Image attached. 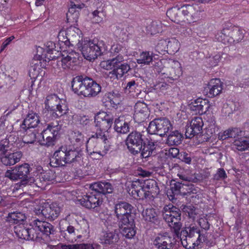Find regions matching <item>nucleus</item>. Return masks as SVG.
I'll use <instances>...</instances> for the list:
<instances>
[{
	"label": "nucleus",
	"mask_w": 249,
	"mask_h": 249,
	"mask_svg": "<svg viewBox=\"0 0 249 249\" xmlns=\"http://www.w3.org/2000/svg\"><path fill=\"white\" fill-rule=\"evenodd\" d=\"M182 187L181 195L183 196L196 193V190L195 188L194 185L192 183H183Z\"/></svg>",
	"instance_id": "obj_54"
},
{
	"label": "nucleus",
	"mask_w": 249,
	"mask_h": 249,
	"mask_svg": "<svg viewBox=\"0 0 249 249\" xmlns=\"http://www.w3.org/2000/svg\"><path fill=\"white\" fill-rule=\"evenodd\" d=\"M233 145L239 151H245L249 149V137H243L234 140Z\"/></svg>",
	"instance_id": "obj_36"
},
{
	"label": "nucleus",
	"mask_w": 249,
	"mask_h": 249,
	"mask_svg": "<svg viewBox=\"0 0 249 249\" xmlns=\"http://www.w3.org/2000/svg\"><path fill=\"white\" fill-rule=\"evenodd\" d=\"M181 234L184 235L186 238H191L196 235H198V236L196 243H194V245L196 246H198L200 243L203 242L205 240V237L200 234L199 229L195 226L186 227L185 230L181 231Z\"/></svg>",
	"instance_id": "obj_27"
},
{
	"label": "nucleus",
	"mask_w": 249,
	"mask_h": 249,
	"mask_svg": "<svg viewBox=\"0 0 249 249\" xmlns=\"http://www.w3.org/2000/svg\"><path fill=\"white\" fill-rule=\"evenodd\" d=\"M40 123L39 117L37 114L34 112L29 113L20 125L19 133L25 131L26 128L31 129L36 127Z\"/></svg>",
	"instance_id": "obj_22"
},
{
	"label": "nucleus",
	"mask_w": 249,
	"mask_h": 249,
	"mask_svg": "<svg viewBox=\"0 0 249 249\" xmlns=\"http://www.w3.org/2000/svg\"><path fill=\"white\" fill-rule=\"evenodd\" d=\"M208 125L207 126V132L208 135L213 134L217 132L219 129L218 125H216L215 119L213 116L211 117L207 120Z\"/></svg>",
	"instance_id": "obj_50"
},
{
	"label": "nucleus",
	"mask_w": 249,
	"mask_h": 249,
	"mask_svg": "<svg viewBox=\"0 0 249 249\" xmlns=\"http://www.w3.org/2000/svg\"><path fill=\"white\" fill-rule=\"evenodd\" d=\"M154 53L149 51L142 52L138 56L137 62L139 64L149 65L152 64L154 59Z\"/></svg>",
	"instance_id": "obj_35"
},
{
	"label": "nucleus",
	"mask_w": 249,
	"mask_h": 249,
	"mask_svg": "<svg viewBox=\"0 0 249 249\" xmlns=\"http://www.w3.org/2000/svg\"><path fill=\"white\" fill-rule=\"evenodd\" d=\"M108 98L113 107L119 104L121 100V95L118 92H113L112 93H109Z\"/></svg>",
	"instance_id": "obj_56"
},
{
	"label": "nucleus",
	"mask_w": 249,
	"mask_h": 249,
	"mask_svg": "<svg viewBox=\"0 0 249 249\" xmlns=\"http://www.w3.org/2000/svg\"><path fill=\"white\" fill-rule=\"evenodd\" d=\"M215 39L224 44L230 43V30L224 29L215 35Z\"/></svg>",
	"instance_id": "obj_44"
},
{
	"label": "nucleus",
	"mask_w": 249,
	"mask_h": 249,
	"mask_svg": "<svg viewBox=\"0 0 249 249\" xmlns=\"http://www.w3.org/2000/svg\"><path fill=\"white\" fill-rule=\"evenodd\" d=\"M33 225L38 232H40L47 235L52 233V225L48 222L36 219L34 221Z\"/></svg>",
	"instance_id": "obj_31"
},
{
	"label": "nucleus",
	"mask_w": 249,
	"mask_h": 249,
	"mask_svg": "<svg viewBox=\"0 0 249 249\" xmlns=\"http://www.w3.org/2000/svg\"><path fill=\"white\" fill-rule=\"evenodd\" d=\"M173 239L167 232L158 234L153 240L156 249H173L174 244Z\"/></svg>",
	"instance_id": "obj_16"
},
{
	"label": "nucleus",
	"mask_w": 249,
	"mask_h": 249,
	"mask_svg": "<svg viewBox=\"0 0 249 249\" xmlns=\"http://www.w3.org/2000/svg\"><path fill=\"white\" fill-rule=\"evenodd\" d=\"M78 11L73 6H70L69 11L67 14V18L68 22H77L78 18Z\"/></svg>",
	"instance_id": "obj_52"
},
{
	"label": "nucleus",
	"mask_w": 249,
	"mask_h": 249,
	"mask_svg": "<svg viewBox=\"0 0 249 249\" xmlns=\"http://www.w3.org/2000/svg\"><path fill=\"white\" fill-rule=\"evenodd\" d=\"M142 187L143 182H140L139 180L133 181L131 183L132 193L133 195L136 194L138 197L142 198Z\"/></svg>",
	"instance_id": "obj_51"
},
{
	"label": "nucleus",
	"mask_w": 249,
	"mask_h": 249,
	"mask_svg": "<svg viewBox=\"0 0 249 249\" xmlns=\"http://www.w3.org/2000/svg\"><path fill=\"white\" fill-rule=\"evenodd\" d=\"M119 237L114 232H103L100 236L101 242L105 244H111L118 242Z\"/></svg>",
	"instance_id": "obj_34"
},
{
	"label": "nucleus",
	"mask_w": 249,
	"mask_h": 249,
	"mask_svg": "<svg viewBox=\"0 0 249 249\" xmlns=\"http://www.w3.org/2000/svg\"><path fill=\"white\" fill-rule=\"evenodd\" d=\"M64 53V54H62L61 61L58 62V65L60 63L64 69H70L77 59L78 54L72 49H68V51H65Z\"/></svg>",
	"instance_id": "obj_20"
},
{
	"label": "nucleus",
	"mask_w": 249,
	"mask_h": 249,
	"mask_svg": "<svg viewBox=\"0 0 249 249\" xmlns=\"http://www.w3.org/2000/svg\"><path fill=\"white\" fill-rule=\"evenodd\" d=\"M155 59L154 58L153 62L154 64H152L154 67V69L158 72H160L162 71L163 69L167 66V64H169L171 66H174L175 68H177L176 71H175V75H173V77L174 79H177V77H179L181 74L180 70V64L178 61L174 60L173 59H159L155 61Z\"/></svg>",
	"instance_id": "obj_15"
},
{
	"label": "nucleus",
	"mask_w": 249,
	"mask_h": 249,
	"mask_svg": "<svg viewBox=\"0 0 249 249\" xmlns=\"http://www.w3.org/2000/svg\"><path fill=\"white\" fill-rule=\"evenodd\" d=\"M143 142L142 135L137 131L130 133L126 140L127 148L133 154H136L141 151Z\"/></svg>",
	"instance_id": "obj_13"
},
{
	"label": "nucleus",
	"mask_w": 249,
	"mask_h": 249,
	"mask_svg": "<svg viewBox=\"0 0 249 249\" xmlns=\"http://www.w3.org/2000/svg\"><path fill=\"white\" fill-rule=\"evenodd\" d=\"M138 85L134 80H131L126 83L124 88V91L126 93H134L136 92V89Z\"/></svg>",
	"instance_id": "obj_58"
},
{
	"label": "nucleus",
	"mask_w": 249,
	"mask_h": 249,
	"mask_svg": "<svg viewBox=\"0 0 249 249\" xmlns=\"http://www.w3.org/2000/svg\"><path fill=\"white\" fill-rule=\"evenodd\" d=\"M54 179V176L53 173L51 172H48L47 173H41L39 178H37L36 180L34 179H30L28 182L30 183L35 182V184L41 189H45L46 185L50 184V182H52Z\"/></svg>",
	"instance_id": "obj_23"
},
{
	"label": "nucleus",
	"mask_w": 249,
	"mask_h": 249,
	"mask_svg": "<svg viewBox=\"0 0 249 249\" xmlns=\"http://www.w3.org/2000/svg\"><path fill=\"white\" fill-rule=\"evenodd\" d=\"M60 209L56 203L45 204L42 207L41 213L45 217L54 220L59 214Z\"/></svg>",
	"instance_id": "obj_24"
},
{
	"label": "nucleus",
	"mask_w": 249,
	"mask_h": 249,
	"mask_svg": "<svg viewBox=\"0 0 249 249\" xmlns=\"http://www.w3.org/2000/svg\"><path fill=\"white\" fill-rule=\"evenodd\" d=\"M238 133L237 129H229L223 132L219 133L218 139L221 140H225L228 138L235 139L238 136Z\"/></svg>",
	"instance_id": "obj_47"
},
{
	"label": "nucleus",
	"mask_w": 249,
	"mask_h": 249,
	"mask_svg": "<svg viewBox=\"0 0 249 249\" xmlns=\"http://www.w3.org/2000/svg\"><path fill=\"white\" fill-rule=\"evenodd\" d=\"M92 21L95 23H100L103 21L106 17L105 13L102 10H96L92 13Z\"/></svg>",
	"instance_id": "obj_53"
},
{
	"label": "nucleus",
	"mask_w": 249,
	"mask_h": 249,
	"mask_svg": "<svg viewBox=\"0 0 249 249\" xmlns=\"http://www.w3.org/2000/svg\"><path fill=\"white\" fill-rule=\"evenodd\" d=\"M146 29L147 34L155 35L162 31L161 24L159 21H152L147 25Z\"/></svg>",
	"instance_id": "obj_46"
},
{
	"label": "nucleus",
	"mask_w": 249,
	"mask_h": 249,
	"mask_svg": "<svg viewBox=\"0 0 249 249\" xmlns=\"http://www.w3.org/2000/svg\"><path fill=\"white\" fill-rule=\"evenodd\" d=\"M26 219L24 214L20 212L9 213L7 217V221L10 223L18 224L23 222Z\"/></svg>",
	"instance_id": "obj_41"
},
{
	"label": "nucleus",
	"mask_w": 249,
	"mask_h": 249,
	"mask_svg": "<svg viewBox=\"0 0 249 249\" xmlns=\"http://www.w3.org/2000/svg\"><path fill=\"white\" fill-rule=\"evenodd\" d=\"M68 30H61L58 34V39L59 44L60 51L63 53L68 51L70 49V42L68 40Z\"/></svg>",
	"instance_id": "obj_32"
},
{
	"label": "nucleus",
	"mask_w": 249,
	"mask_h": 249,
	"mask_svg": "<svg viewBox=\"0 0 249 249\" xmlns=\"http://www.w3.org/2000/svg\"><path fill=\"white\" fill-rule=\"evenodd\" d=\"M163 211V218L168 223V226L174 229L176 233L178 232L181 227V223L180 222L181 219L180 210L172 204H168L164 206Z\"/></svg>",
	"instance_id": "obj_9"
},
{
	"label": "nucleus",
	"mask_w": 249,
	"mask_h": 249,
	"mask_svg": "<svg viewBox=\"0 0 249 249\" xmlns=\"http://www.w3.org/2000/svg\"><path fill=\"white\" fill-rule=\"evenodd\" d=\"M69 139L71 143L75 147L72 148L66 146L59 147L54 153L53 157L51 159V166L54 167L64 166L66 164L73 162L79 156L78 147L84 143V136L78 131H72L70 135Z\"/></svg>",
	"instance_id": "obj_2"
},
{
	"label": "nucleus",
	"mask_w": 249,
	"mask_h": 249,
	"mask_svg": "<svg viewBox=\"0 0 249 249\" xmlns=\"http://www.w3.org/2000/svg\"><path fill=\"white\" fill-rule=\"evenodd\" d=\"M203 125V122L202 118L200 117H195L186 126V137L191 138L199 133L202 130Z\"/></svg>",
	"instance_id": "obj_17"
},
{
	"label": "nucleus",
	"mask_w": 249,
	"mask_h": 249,
	"mask_svg": "<svg viewBox=\"0 0 249 249\" xmlns=\"http://www.w3.org/2000/svg\"><path fill=\"white\" fill-rule=\"evenodd\" d=\"M204 11V9L197 4H183L168 9L166 15L172 21L177 23L185 20L190 23L197 21L202 17Z\"/></svg>",
	"instance_id": "obj_3"
},
{
	"label": "nucleus",
	"mask_w": 249,
	"mask_h": 249,
	"mask_svg": "<svg viewBox=\"0 0 249 249\" xmlns=\"http://www.w3.org/2000/svg\"><path fill=\"white\" fill-rule=\"evenodd\" d=\"M244 37V31L236 28L233 30H230V43H238L241 41Z\"/></svg>",
	"instance_id": "obj_42"
},
{
	"label": "nucleus",
	"mask_w": 249,
	"mask_h": 249,
	"mask_svg": "<svg viewBox=\"0 0 249 249\" xmlns=\"http://www.w3.org/2000/svg\"><path fill=\"white\" fill-rule=\"evenodd\" d=\"M5 177L12 180H17L19 179L16 167L8 170L5 173Z\"/></svg>",
	"instance_id": "obj_63"
},
{
	"label": "nucleus",
	"mask_w": 249,
	"mask_h": 249,
	"mask_svg": "<svg viewBox=\"0 0 249 249\" xmlns=\"http://www.w3.org/2000/svg\"><path fill=\"white\" fill-rule=\"evenodd\" d=\"M40 65L38 63H35L31 66L29 70L30 76L33 78H35L39 75L40 70Z\"/></svg>",
	"instance_id": "obj_60"
},
{
	"label": "nucleus",
	"mask_w": 249,
	"mask_h": 249,
	"mask_svg": "<svg viewBox=\"0 0 249 249\" xmlns=\"http://www.w3.org/2000/svg\"><path fill=\"white\" fill-rule=\"evenodd\" d=\"M75 228L72 226H69L64 231L63 237L69 242L73 243L76 241Z\"/></svg>",
	"instance_id": "obj_49"
},
{
	"label": "nucleus",
	"mask_w": 249,
	"mask_h": 249,
	"mask_svg": "<svg viewBox=\"0 0 249 249\" xmlns=\"http://www.w3.org/2000/svg\"><path fill=\"white\" fill-rule=\"evenodd\" d=\"M21 133H19V130L16 132H14L11 134L8 138L7 142H13L16 146L18 148V145L21 142Z\"/></svg>",
	"instance_id": "obj_55"
},
{
	"label": "nucleus",
	"mask_w": 249,
	"mask_h": 249,
	"mask_svg": "<svg viewBox=\"0 0 249 249\" xmlns=\"http://www.w3.org/2000/svg\"><path fill=\"white\" fill-rule=\"evenodd\" d=\"M21 142L18 145V148H21L26 144H32L35 142L36 139V134L35 131L27 129L21 132Z\"/></svg>",
	"instance_id": "obj_28"
},
{
	"label": "nucleus",
	"mask_w": 249,
	"mask_h": 249,
	"mask_svg": "<svg viewBox=\"0 0 249 249\" xmlns=\"http://www.w3.org/2000/svg\"><path fill=\"white\" fill-rule=\"evenodd\" d=\"M76 201L88 209H95L100 207L103 203L102 196L98 193H90L76 197Z\"/></svg>",
	"instance_id": "obj_12"
},
{
	"label": "nucleus",
	"mask_w": 249,
	"mask_h": 249,
	"mask_svg": "<svg viewBox=\"0 0 249 249\" xmlns=\"http://www.w3.org/2000/svg\"><path fill=\"white\" fill-rule=\"evenodd\" d=\"M209 96L213 97L219 95L223 89V83L219 79H211L209 83Z\"/></svg>",
	"instance_id": "obj_29"
},
{
	"label": "nucleus",
	"mask_w": 249,
	"mask_h": 249,
	"mask_svg": "<svg viewBox=\"0 0 249 249\" xmlns=\"http://www.w3.org/2000/svg\"><path fill=\"white\" fill-rule=\"evenodd\" d=\"M22 154L20 151H17L13 153H9L8 152L2 159L1 162L5 165H14L18 162Z\"/></svg>",
	"instance_id": "obj_33"
},
{
	"label": "nucleus",
	"mask_w": 249,
	"mask_h": 249,
	"mask_svg": "<svg viewBox=\"0 0 249 249\" xmlns=\"http://www.w3.org/2000/svg\"><path fill=\"white\" fill-rule=\"evenodd\" d=\"M48 55L49 54L47 53L45 49L38 46L36 48V53L34 58L37 60H43L47 61L53 59L55 57V56H51V55L49 56Z\"/></svg>",
	"instance_id": "obj_45"
},
{
	"label": "nucleus",
	"mask_w": 249,
	"mask_h": 249,
	"mask_svg": "<svg viewBox=\"0 0 249 249\" xmlns=\"http://www.w3.org/2000/svg\"><path fill=\"white\" fill-rule=\"evenodd\" d=\"M129 115H121L114 121V129L118 133L125 134L129 131Z\"/></svg>",
	"instance_id": "obj_21"
},
{
	"label": "nucleus",
	"mask_w": 249,
	"mask_h": 249,
	"mask_svg": "<svg viewBox=\"0 0 249 249\" xmlns=\"http://www.w3.org/2000/svg\"><path fill=\"white\" fill-rule=\"evenodd\" d=\"M45 108L52 118H58L67 113L68 107L66 101L55 93L48 94L44 100Z\"/></svg>",
	"instance_id": "obj_6"
},
{
	"label": "nucleus",
	"mask_w": 249,
	"mask_h": 249,
	"mask_svg": "<svg viewBox=\"0 0 249 249\" xmlns=\"http://www.w3.org/2000/svg\"><path fill=\"white\" fill-rule=\"evenodd\" d=\"M78 29L70 27L68 29V40L70 42V47L76 46L78 48V45H82L83 43L82 37L79 34Z\"/></svg>",
	"instance_id": "obj_26"
},
{
	"label": "nucleus",
	"mask_w": 249,
	"mask_h": 249,
	"mask_svg": "<svg viewBox=\"0 0 249 249\" xmlns=\"http://www.w3.org/2000/svg\"><path fill=\"white\" fill-rule=\"evenodd\" d=\"M147 143L143 142V148L141 150L142 151L141 155L143 158L150 157L160 143L158 140L152 137L147 138Z\"/></svg>",
	"instance_id": "obj_25"
},
{
	"label": "nucleus",
	"mask_w": 249,
	"mask_h": 249,
	"mask_svg": "<svg viewBox=\"0 0 249 249\" xmlns=\"http://www.w3.org/2000/svg\"><path fill=\"white\" fill-rule=\"evenodd\" d=\"M210 107L209 102L201 98H198L192 101L189 105L190 110L195 114H203L205 113Z\"/></svg>",
	"instance_id": "obj_19"
},
{
	"label": "nucleus",
	"mask_w": 249,
	"mask_h": 249,
	"mask_svg": "<svg viewBox=\"0 0 249 249\" xmlns=\"http://www.w3.org/2000/svg\"><path fill=\"white\" fill-rule=\"evenodd\" d=\"M119 226L120 228H122V233L123 235L126 238L130 239L135 235L136 231L134 230V221L132 222V224L128 223L125 225H123V226Z\"/></svg>",
	"instance_id": "obj_39"
},
{
	"label": "nucleus",
	"mask_w": 249,
	"mask_h": 249,
	"mask_svg": "<svg viewBox=\"0 0 249 249\" xmlns=\"http://www.w3.org/2000/svg\"><path fill=\"white\" fill-rule=\"evenodd\" d=\"M143 219L147 222L155 223L158 220V215L156 210L153 208L146 209L142 212Z\"/></svg>",
	"instance_id": "obj_38"
},
{
	"label": "nucleus",
	"mask_w": 249,
	"mask_h": 249,
	"mask_svg": "<svg viewBox=\"0 0 249 249\" xmlns=\"http://www.w3.org/2000/svg\"><path fill=\"white\" fill-rule=\"evenodd\" d=\"M28 231V228L25 227L23 225L19 224L14 227L16 234L20 239H29V234Z\"/></svg>",
	"instance_id": "obj_43"
},
{
	"label": "nucleus",
	"mask_w": 249,
	"mask_h": 249,
	"mask_svg": "<svg viewBox=\"0 0 249 249\" xmlns=\"http://www.w3.org/2000/svg\"><path fill=\"white\" fill-rule=\"evenodd\" d=\"M9 149L8 142L7 140L0 142V159H2L8 153Z\"/></svg>",
	"instance_id": "obj_59"
},
{
	"label": "nucleus",
	"mask_w": 249,
	"mask_h": 249,
	"mask_svg": "<svg viewBox=\"0 0 249 249\" xmlns=\"http://www.w3.org/2000/svg\"><path fill=\"white\" fill-rule=\"evenodd\" d=\"M182 134L178 130L171 132L167 138V143L170 145H178L181 142Z\"/></svg>",
	"instance_id": "obj_37"
},
{
	"label": "nucleus",
	"mask_w": 249,
	"mask_h": 249,
	"mask_svg": "<svg viewBox=\"0 0 249 249\" xmlns=\"http://www.w3.org/2000/svg\"><path fill=\"white\" fill-rule=\"evenodd\" d=\"M91 188L96 192L105 195L110 194L113 192V188L111 184L108 182H95L91 185Z\"/></svg>",
	"instance_id": "obj_30"
},
{
	"label": "nucleus",
	"mask_w": 249,
	"mask_h": 249,
	"mask_svg": "<svg viewBox=\"0 0 249 249\" xmlns=\"http://www.w3.org/2000/svg\"><path fill=\"white\" fill-rule=\"evenodd\" d=\"M124 56L119 54L115 57L102 61L100 63L102 68L106 70H111L109 74L113 79H119L122 78L130 69V66L126 63H122L124 61Z\"/></svg>",
	"instance_id": "obj_5"
},
{
	"label": "nucleus",
	"mask_w": 249,
	"mask_h": 249,
	"mask_svg": "<svg viewBox=\"0 0 249 249\" xmlns=\"http://www.w3.org/2000/svg\"><path fill=\"white\" fill-rule=\"evenodd\" d=\"M96 132L89 137L87 150L89 154L96 159H100L105 156L109 149L107 144L108 130L111 128L113 122V116L111 113L104 111L99 112L94 118Z\"/></svg>",
	"instance_id": "obj_1"
},
{
	"label": "nucleus",
	"mask_w": 249,
	"mask_h": 249,
	"mask_svg": "<svg viewBox=\"0 0 249 249\" xmlns=\"http://www.w3.org/2000/svg\"><path fill=\"white\" fill-rule=\"evenodd\" d=\"M134 119L140 123L145 121L149 116V110L146 104L138 102L134 107Z\"/></svg>",
	"instance_id": "obj_18"
},
{
	"label": "nucleus",
	"mask_w": 249,
	"mask_h": 249,
	"mask_svg": "<svg viewBox=\"0 0 249 249\" xmlns=\"http://www.w3.org/2000/svg\"><path fill=\"white\" fill-rule=\"evenodd\" d=\"M172 128V125L168 119L159 118L154 119L149 123L147 131L151 135L157 134L162 136Z\"/></svg>",
	"instance_id": "obj_11"
},
{
	"label": "nucleus",
	"mask_w": 249,
	"mask_h": 249,
	"mask_svg": "<svg viewBox=\"0 0 249 249\" xmlns=\"http://www.w3.org/2000/svg\"><path fill=\"white\" fill-rule=\"evenodd\" d=\"M142 197L148 200H153L160 193V189L156 181L152 179L143 182Z\"/></svg>",
	"instance_id": "obj_14"
},
{
	"label": "nucleus",
	"mask_w": 249,
	"mask_h": 249,
	"mask_svg": "<svg viewBox=\"0 0 249 249\" xmlns=\"http://www.w3.org/2000/svg\"><path fill=\"white\" fill-rule=\"evenodd\" d=\"M78 49L86 59L92 61L102 54L105 45L103 40L97 38L84 39L82 45H78Z\"/></svg>",
	"instance_id": "obj_7"
},
{
	"label": "nucleus",
	"mask_w": 249,
	"mask_h": 249,
	"mask_svg": "<svg viewBox=\"0 0 249 249\" xmlns=\"http://www.w3.org/2000/svg\"><path fill=\"white\" fill-rule=\"evenodd\" d=\"M133 206L124 201L119 202L114 205V213L119 226L129 223L132 224L134 216L132 214Z\"/></svg>",
	"instance_id": "obj_8"
},
{
	"label": "nucleus",
	"mask_w": 249,
	"mask_h": 249,
	"mask_svg": "<svg viewBox=\"0 0 249 249\" xmlns=\"http://www.w3.org/2000/svg\"><path fill=\"white\" fill-rule=\"evenodd\" d=\"M170 85L165 82H159L155 85L154 89L157 92L164 93L170 89Z\"/></svg>",
	"instance_id": "obj_57"
},
{
	"label": "nucleus",
	"mask_w": 249,
	"mask_h": 249,
	"mask_svg": "<svg viewBox=\"0 0 249 249\" xmlns=\"http://www.w3.org/2000/svg\"><path fill=\"white\" fill-rule=\"evenodd\" d=\"M19 179H26L30 172V165L27 163H24L18 167H16Z\"/></svg>",
	"instance_id": "obj_48"
},
{
	"label": "nucleus",
	"mask_w": 249,
	"mask_h": 249,
	"mask_svg": "<svg viewBox=\"0 0 249 249\" xmlns=\"http://www.w3.org/2000/svg\"><path fill=\"white\" fill-rule=\"evenodd\" d=\"M18 72L15 70H12L9 74L6 76L5 81L9 84H12L13 82H15L18 78Z\"/></svg>",
	"instance_id": "obj_64"
},
{
	"label": "nucleus",
	"mask_w": 249,
	"mask_h": 249,
	"mask_svg": "<svg viewBox=\"0 0 249 249\" xmlns=\"http://www.w3.org/2000/svg\"><path fill=\"white\" fill-rule=\"evenodd\" d=\"M180 43L178 40L175 38H172L167 40V52L168 53L174 54L179 50Z\"/></svg>",
	"instance_id": "obj_40"
},
{
	"label": "nucleus",
	"mask_w": 249,
	"mask_h": 249,
	"mask_svg": "<svg viewBox=\"0 0 249 249\" xmlns=\"http://www.w3.org/2000/svg\"><path fill=\"white\" fill-rule=\"evenodd\" d=\"M156 49L160 53H162L165 52H167V40H160L156 46Z\"/></svg>",
	"instance_id": "obj_61"
},
{
	"label": "nucleus",
	"mask_w": 249,
	"mask_h": 249,
	"mask_svg": "<svg viewBox=\"0 0 249 249\" xmlns=\"http://www.w3.org/2000/svg\"><path fill=\"white\" fill-rule=\"evenodd\" d=\"M72 91L78 95L85 97H94L101 90V86L92 78L84 75L74 77L71 81Z\"/></svg>",
	"instance_id": "obj_4"
},
{
	"label": "nucleus",
	"mask_w": 249,
	"mask_h": 249,
	"mask_svg": "<svg viewBox=\"0 0 249 249\" xmlns=\"http://www.w3.org/2000/svg\"><path fill=\"white\" fill-rule=\"evenodd\" d=\"M47 125V128L41 133L43 139L42 143L47 146H50L54 144L56 137L61 127L57 120H53Z\"/></svg>",
	"instance_id": "obj_10"
},
{
	"label": "nucleus",
	"mask_w": 249,
	"mask_h": 249,
	"mask_svg": "<svg viewBox=\"0 0 249 249\" xmlns=\"http://www.w3.org/2000/svg\"><path fill=\"white\" fill-rule=\"evenodd\" d=\"M183 184L179 182H176L171 184V190L174 195H181V190Z\"/></svg>",
	"instance_id": "obj_62"
}]
</instances>
